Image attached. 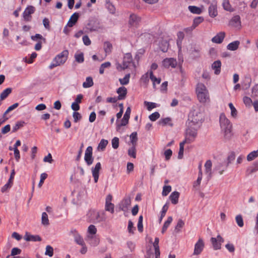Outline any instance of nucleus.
<instances>
[{"instance_id":"28","label":"nucleus","mask_w":258,"mask_h":258,"mask_svg":"<svg viewBox=\"0 0 258 258\" xmlns=\"http://www.w3.org/2000/svg\"><path fill=\"white\" fill-rule=\"evenodd\" d=\"M179 197V193L178 191H173L171 193L169 197L172 204L176 205L178 202V199Z\"/></svg>"},{"instance_id":"30","label":"nucleus","mask_w":258,"mask_h":258,"mask_svg":"<svg viewBox=\"0 0 258 258\" xmlns=\"http://www.w3.org/2000/svg\"><path fill=\"white\" fill-rule=\"evenodd\" d=\"M205 172L208 174L210 177L212 175V163L210 160H207L205 164Z\"/></svg>"},{"instance_id":"63","label":"nucleus","mask_w":258,"mask_h":258,"mask_svg":"<svg viewBox=\"0 0 258 258\" xmlns=\"http://www.w3.org/2000/svg\"><path fill=\"white\" fill-rule=\"evenodd\" d=\"M31 38L32 40L35 41H37L38 39L40 40H42L44 42L45 41V38H43V36L41 34H36L35 35L31 36Z\"/></svg>"},{"instance_id":"34","label":"nucleus","mask_w":258,"mask_h":258,"mask_svg":"<svg viewBox=\"0 0 258 258\" xmlns=\"http://www.w3.org/2000/svg\"><path fill=\"white\" fill-rule=\"evenodd\" d=\"M93 79L91 77H87L86 81L83 83V87L84 88H88L92 87L93 85Z\"/></svg>"},{"instance_id":"33","label":"nucleus","mask_w":258,"mask_h":258,"mask_svg":"<svg viewBox=\"0 0 258 258\" xmlns=\"http://www.w3.org/2000/svg\"><path fill=\"white\" fill-rule=\"evenodd\" d=\"M159 124L164 126L168 125L170 126H172L173 125V123H172L171 118L170 117L162 118L159 121Z\"/></svg>"},{"instance_id":"17","label":"nucleus","mask_w":258,"mask_h":258,"mask_svg":"<svg viewBox=\"0 0 258 258\" xmlns=\"http://www.w3.org/2000/svg\"><path fill=\"white\" fill-rule=\"evenodd\" d=\"M101 169V163L100 162H98L95 165V167H93L92 168V175L94 179V182L95 183L98 182L99 175V170Z\"/></svg>"},{"instance_id":"37","label":"nucleus","mask_w":258,"mask_h":258,"mask_svg":"<svg viewBox=\"0 0 258 258\" xmlns=\"http://www.w3.org/2000/svg\"><path fill=\"white\" fill-rule=\"evenodd\" d=\"M188 8L189 11L193 14H200L202 12V9L196 6H189Z\"/></svg>"},{"instance_id":"14","label":"nucleus","mask_w":258,"mask_h":258,"mask_svg":"<svg viewBox=\"0 0 258 258\" xmlns=\"http://www.w3.org/2000/svg\"><path fill=\"white\" fill-rule=\"evenodd\" d=\"M229 26L237 29L241 28V20L239 15L234 16L229 22Z\"/></svg>"},{"instance_id":"25","label":"nucleus","mask_w":258,"mask_h":258,"mask_svg":"<svg viewBox=\"0 0 258 258\" xmlns=\"http://www.w3.org/2000/svg\"><path fill=\"white\" fill-rule=\"evenodd\" d=\"M150 79L153 83V86L154 89H156V85L159 84L161 83V79L159 78H157L153 75V72L152 71H150Z\"/></svg>"},{"instance_id":"21","label":"nucleus","mask_w":258,"mask_h":258,"mask_svg":"<svg viewBox=\"0 0 258 258\" xmlns=\"http://www.w3.org/2000/svg\"><path fill=\"white\" fill-rule=\"evenodd\" d=\"M116 93L118 94L117 99L119 100H124L127 94V89L124 87H120L117 89Z\"/></svg>"},{"instance_id":"27","label":"nucleus","mask_w":258,"mask_h":258,"mask_svg":"<svg viewBox=\"0 0 258 258\" xmlns=\"http://www.w3.org/2000/svg\"><path fill=\"white\" fill-rule=\"evenodd\" d=\"M221 62L220 60L214 61L212 64V68L214 70L216 75H219L221 72Z\"/></svg>"},{"instance_id":"3","label":"nucleus","mask_w":258,"mask_h":258,"mask_svg":"<svg viewBox=\"0 0 258 258\" xmlns=\"http://www.w3.org/2000/svg\"><path fill=\"white\" fill-rule=\"evenodd\" d=\"M69 54L68 50H64L57 54L49 65V69L51 70L55 67L63 64L68 59Z\"/></svg>"},{"instance_id":"46","label":"nucleus","mask_w":258,"mask_h":258,"mask_svg":"<svg viewBox=\"0 0 258 258\" xmlns=\"http://www.w3.org/2000/svg\"><path fill=\"white\" fill-rule=\"evenodd\" d=\"M168 206L167 204H165L162 207L161 216L159 219V223H160L162 220L163 218L165 216L166 213L168 210Z\"/></svg>"},{"instance_id":"20","label":"nucleus","mask_w":258,"mask_h":258,"mask_svg":"<svg viewBox=\"0 0 258 258\" xmlns=\"http://www.w3.org/2000/svg\"><path fill=\"white\" fill-rule=\"evenodd\" d=\"M132 61L133 58L131 54L130 53L125 54L123 59L122 69H127Z\"/></svg>"},{"instance_id":"16","label":"nucleus","mask_w":258,"mask_h":258,"mask_svg":"<svg viewBox=\"0 0 258 258\" xmlns=\"http://www.w3.org/2000/svg\"><path fill=\"white\" fill-rule=\"evenodd\" d=\"M209 14L210 16L212 18H214L217 15L218 12L217 10V2L216 0H213L211 3L209 8Z\"/></svg>"},{"instance_id":"39","label":"nucleus","mask_w":258,"mask_h":258,"mask_svg":"<svg viewBox=\"0 0 258 258\" xmlns=\"http://www.w3.org/2000/svg\"><path fill=\"white\" fill-rule=\"evenodd\" d=\"M108 141L105 139H102L98 146V150L102 151H104L108 144Z\"/></svg>"},{"instance_id":"2","label":"nucleus","mask_w":258,"mask_h":258,"mask_svg":"<svg viewBox=\"0 0 258 258\" xmlns=\"http://www.w3.org/2000/svg\"><path fill=\"white\" fill-rule=\"evenodd\" d=\"M202 122V115L200 112H192L188 115L186 126L200 128Z\"/></svg>"},{"instance_id":"10","label":"nucleus","mask_w":258,"mask_h":258,"mask_svg":"<svg viewBox=\"0 0 258 258\" xmlns=\"http://www.w3.org/2000/svg\"><path fill=\"white\" fill-rule=\"evenodd\" d=\"M93 149L91 146L87 148L84 156V160L88 165H91L93 162V158L92 156Z\"/></svg>"},{"instance_id":"64","label":"nucleus","mask_w":258,"mask_h":258,"mask_svg":"<svg viewBox=\"0 0 258 258\" xmlns=\"http://www.w3.org/2000/svg\"><path fill=\"white\" fill-rule=\"evenodd\" d=\"M235 155L234 152H231L229 154L227 157V163L226 164H228V166L229 164H230L233 161L235 160Z\"/></svg>"},{"instance_id":"51","label":"nucleus","mask_w":258,"mask_h":258,"mask_svg":"<svg viewBox=\"0 0 258 258\" xmlns=\"http://www.w3.org/2000/svg\"><path fill=\"white\" fill-rule=\"evenodd\" d=\"M235 220L237 224L240 227H242L244 225L242 217L241 215H238L235 217Z\"/></svg>"},{"instance_id":"53","label":"nucleus","mask_w":258,"mask_h":258,"mask_svg":"<svg viewBox=\"0 0 258 258\" xmlns=\"http://www.w3.org/2000/svg\"><path fill=\"white\" fill-rule=\"evenodd\" d=\"M87 28L90 32H93V31H98L99 27L98 25H93L92 24V23L91 22H90V23H89L88 24Z\"/></svg>"},{"instance_id":"4","label":"nucleus","mask_w":258,"mask_h":258,"mask_svg":"<svg viewBox=\"0 0 258 258\" xmlns=\"http://www.w3.org/2000/svg\"><path fill=\"white\" fill-rule=\"evenodd\" d=\"M199 128L190 127L187 126L184 135V140L183 141L186 144H190L195 141L197 136Z\"/></svg>"},{"instance_id":"6","label":"nucleus","mask_w":258,"mask_h":258,"mask_svg":"<svg viewBox=\"0 0 258 258\" xmlns=\"http://www.w3.org/2000/svg\"><path fill=\"white\" fill-rule=\"evenodd\" d=\"M35 11V8L32 6H28L23 13L22 17L25 22H30L32 20L33 14Z\"/></svg>"},{"instance_id":"54","label":"nucleus","mask_w":258,"mask_h":258,"mask_svg":"<svg viewBox=\"0 0 258 258\" xmlns=\"http://www.w3.org/2000/svg\"><path fill=\"white\" fill-rule=\"evenodd\" d=\"M229 107L231 110V115L233 117H236L237 115V111L232 103H229Z\"/></svg>"},{"instance_id":"60","label":"nucleus","mask_w":258,"mask_h":258,"mask_svg":"<svg viewBox=\"0 0 258 258\" xmlns=\"http://www.w3.org/2000/svg\"><path fill=\"white\" fill-rule=\"evenodd\" d=\"M88 233L91 235H95L97 232V228L93 225H90L88 228Z\"/></svg>"},{"instance_id":"29","label":"nucleus","mask_w":258,"mask_h":258,"mask_svg":"<svg viewBox=\"0 0 258 258\" xmlns=\"http://www.w3.org/2000/svg\"><path fill=\"white\" fill-rule=\"evenodd\" d=\"M240 45V42L238 40L233 41L227 46V49L231 51H235L238 48Z\"/></svg>"},{"instance_id":"13","label":"nucleus","mask_w":258,"mask_h":258,"mask_svg":"<svg viewBox=\"0 0 258 258\" xmlns=\"http://www.w3.org/2000/svg\"><path fill=\"white\" fill-rule=\"evenodd\" d=\"M131 112V109L130 107H128L127 108V109L126 110V111L123 115V117L121 120L120 123L117 124V130H118L120 126L126 125L128 123V120H129L130 117Z\"/></svg>"},{"instance_id":"59","label":"nucleus","mask_w":258,"mask_h":258,"mask_svg":"<svg viewBox=\"0 0 258 258\" xmlns=\"http://www.w3.org/2000/svg\"><path fill=\"white\" fill-rule=\"evenodd\" d=\"M136 229L135 227H134L133 222L131 220H129L128 222L127 230L130 233L134 234V230Z\"/></svg>"},{"instance_id":"42","label":"nucleus","mask_w":258,"mask_h":258,"mask_svg":"<svg viewBox=\"0 0 258 258\" xmlns=\"http://www.w3.org/2000/svg\"><path fill=\"white\" fill-rule=\"evenodd\" d=\"M144 103L149 111L157 107V104L156 103L145 101Z\"/></svg>"},{"instance_id":"50","label":"nucleus","mask_w":258,"mask_h":258,"mask_svg":"<svg viewBox=\"0 0 258 258\" xmlns=\"http://www.w3.org/2000/svg\"><path fill=\"white\" fill-rule=\"evenodd\" d=\"M143 217L142 215H140L139 218L138 222V229L140 232H142L143 231Z\"/></svg>"},{"instance_id":"41","label":"nucleus","mask_w":258,"mask_h":258,"mask_svg":"<svg viewBox=\"0 0 258 258\" xmlns=\"http://www.w3.org/2000/svg\"><path fill=\"white\" fill-rule=\"evenodd\" d=\"M257 157H258V150L256 151H253L248 154L247 156V160L248 161H250L254 159Z\"/></svg>"},{"instance_id":"49","label":"nucleus","mask_w":258,"mask_h":258,"mask_svg":"<svg viewBox=\"0 0 258 258\" xmlns=\"http://www.w3.org/2000/svg\"><path fill=\"white\" fill-rule=\"evenodd\" d=\"M41 223L44 225H49L48 215L46 212H43L42 214Z\"/></svg>"},{"instance_id":"45","label":"nucleus","mask_w":258,"mask_h":258,"mask_svg":"<svg viewBox=\"0 0 258 258\" xmlns=\"http://www.w3.org/2000/svg\"><path fill=\"white\" fill-rule=\"evenodd\" d=\"M25 124V122L23 121H17L15 125L13 127L12 132L15 133L17 132L20 128L23 126Z\"/></svg>"},{"instance_id":"43","label":"nucleus","mask_w":258,"mask_h":258,"mask_svg":"<svg viewBox=\"0 0 258 258\" xmlns=\"http://www.w3.org/2000/svg\"><path fill=\"white\" fill-rule=\"evenodd\" d=\"M184 225V222L181 219L178 220L177 223L175 227V230L176 232H179Z\"/></svg>"},{"instance_id":"57","label":"nucleus","mask_w":258,"mask_h":258,"mask_svg":"<svg viewBox=\"0 0 258 258\" xmlns=\"http://www.w3.org/2000/svg\"><path fill=\"white\" fill-rule=\"evenodd\" d=\"M112 48V44L109 42H105L104 44V51L106 53H109L111 52Z\"/></svg>"},{"instance_id":"36","label":"nucleus","mask_w":258,"mask_h":258,"mask_svg":"<svg viewBox=\"0 0 258 258\" xmlns=\"http://www.w3.org/2000/svg\"><path fill=\"white\" fill-rule=\"evenodd\" d=\"M222 6L225 10L229 12L233 11V9L232 8L229 0H223Z\"/></svg>"},{"instance_id":"55","label":"nucleus","mask_w":258,"mask_h":258,"mask_svg":"<svg viewBox=\"0 0 258 258\" xmlns=\"http://www.w3.org/2000/svg\"><path fill=\"white\" fill-rule=\"evenodd\" d=\"M45 254L48 255L49 257H51L53 255V249L50 245H47L46 247V251Z\"/></svg>"},{"instance_id":"56","label":"nucleus","mask_w":258,"mask_h":258,"mask_svg":"<svg viewBox=\"0 0 258 258\" xmlns=\"http://www.w3.org/2000/svg\"><path fill=\"white\" fill-rule=\"evenodd\" d=\"M114 206L112 203H105V210L110 212L111 213H114Z\"/></svg>"},{"instance_id":"22","label":"nucleus","mask_w":258,"mask_h":258,"mask_svg":"<svg viewBox=\"0 0 258 258\" xmlns=\"http://www.w3.org/2000/svg\"><path fill=\"white\" fill-rule=\"evenodd\" d=\"M79 17V15L78 13H74L70 18L69 21L67 23V26L69 27H72L74 26L77 22Z\"/></svg>"},{"instance_id":"52","label":"nucleus","mask_w":258,"mask_h":258,"mask_svg":"<svg viewBox=\"0 0 258 258\" xmlns=\"http://www.w3.org/2000/svg\"><path fill=\"white\" fill-rule=\"evenodd\" d=\"M74 240L79 245H83L85 243L83 237L80 234L77 235L74 238Z\"/></svg>"},{"instance_id":"26","label":"nucleus","mask_w":258,"mask_h":258,"mask_svg":"<svg viewBox=\"0 0 258 258\" xmlns=\"http://www.w3.org/2000/svg\"><path fill=\"white\" fill-rule=\"evenodd\" d=\"M228 167V164L224 163H219L215 167V170L218 171L220 174H222Z\"/></svg>"},{"instance_id":"47","label":"nucleus","mask_w":258,"mask_h":258,"mask_svg":"<svg viewBox=\"0 0 258 258\" xmlns=\"http://www.w3.org/2000/svg\"><path fill=\"white\" fill-rule=\"evenodd\" d=\"M130 78V74H127L125 75L123 78L119 79V81L122 85H125L128 84Z\"/></svg>"},{"instance_id":"48","label":"nucleus","mask_w":258,"mask_h":258,"mask_svg":"<svg viewBox=\"0 0 258 258\" xmlns=\"http://www.w3.org/2000/svg\"><path fill=\"white\" fill-rule=\"evenodd\" d=\"M136 146H133L128 150V155L134 158H136Z\"/></svg>"},{"instance_id":"61","label":"nucleus","mask_w":258,"mask_h":258,"mask_svg":"<svg viewBox=\"0 0 258 258\" xmlns=\"http://www.w3.org/2000/svg\"><path fill=\"white\" fill-rule=\"evenodd\" d=\"M112 148L116 149L119 146V139L117 137H114L111 141Z\"/></svg>"},{"instance_id":"24","label":"nucleus","mask_w":258,"mask_h":258,"mask_svg":"<svg viewBox=\"0 0 258 258\" xmlns=\"http://www.w3.org/2000/svg\"><path fill=\"white\" fill-rule=\"evenodd\" d=\"M204 21V18L202 17H198L194 19L192 26L186 29V30H189L190 31L193 30L195 29L200 24Z\"/></svg>"},{"instance_id":"32","label":"nucleus","mask_w":258,"mask_h":258,"mask_svg":"<svg viewBox=\"0 0 258 258\" xmlns=\"http://www.w3.org/2000/svg\"><path fill=\"white\" fill-rule=\"evenodd\" d=\"M173 220L172 217L171 216H169L168 217L167 220L164 222V225L163 226L161 232L162 233H164L167 229L170 224L171 223Z\"/></svg>"},{"instance_id":"19","label":"nucleus","mask_w":258,"mask_h":258,"mask_svg":"<svg viewBox=\"0 0 258 258\" xmlns=\"http://www.w3.org/2000/svg\"><path fill=\"white\" fill-rule=\"evenodd\" d=\"M141 19L136 14H132L130 15L129 24L134 27H137L141 22Z\"/></svg>"},{"instance_id":"11","label":"nucleus","mask_w":258,"mask_h":258,"mask_svg":"<svg viewBox=\"0 0 258 258\" xmlns=\"http://www.w3.org/2000/svg\"><path fill=\"white\" fill-rule=\"evenodd\" d=\"M205 246V243L202 238H199L195 244L194 255H199L203 251Z\"/></svg>"},{"instance_id":"9","label":"nucleus","mask_w":258,"mask_h":258,"mask_svg":"<svg viewBox=\"0 0 258 258\" xmlns=\"http://www.w3.org/2000/svg\"><path fill=\"white\" fill-rule=\"evenodd\" d=\"M221 130L226 128L232 127V125L230 120L226 117L224 113H221L219 118Z\"/></svg>"},{"instance_id":"40","label":"nucleus","mask_w":258,"mask_h":258,"mask_svg":"<svg viewBox=\"0 0 258 258\" xmlns=\"http://www.w3.org/2000/svg\"><path fill=\"white\" fill-rule=\"evenodd\" d=\"M11 92H12L11 88H8L6 89L1 94L0 99L2 100H4L8 96V95L11 93Z\"/></svg>"},{"instance_id":"7","label":"nucleus","mask_w":258,"mask_h":258,"mask_svg":"<svg viewBox=\"0 0 258 258\" xmlns=\"http://www.w3.org/2000/svg\"><path fill=\"white\" fill-rule=\"evenodd\" d=\"M210 241L213 249L218 250L221 249V244L224 242V240L220 235H218L216 237H212Z\"/></svg>"},{"instance_id":"5","label":"nucleus","mask_w":258,"mask_h":258,"mask_svg":"<svg viewBox=\"0 0 258 258\" xmlns=\"http://www.w3.org/2000/svg\"><path fill=\"white\" fill-rule=\"evenodd\" d=\"M87 216L90 222L94 223L102 222L104 220L103 216L95 210H90L88 213Z\"/></svg>"},{"instance_id":"31","label":"nucleus","mask_w":258,"mask_h":258,"mask_svg":"<svg viewBox=\"0 0 258 258\" xmlns=\"http://www.w3.org/2000/svg\"><path fill=\"white\" fill-rule=\"evenodd\" d=\"M150 79V71L143 75L140 79L142 83L145 85H147L149 82Z\"/></svg>"},{"instance_id":"8","label":"nucleus","mask_w":258,"mask_h":258,"mask_svg":"<svg viewBox=\"0 0 258 258\" xmlns=\"http://www.w3.org/2000/svg\"><path fill=\"white\" fill-rule=\"evenodd\" d=\"M162 64L163 67L166 69L169 68H175L177 65V62L176 59L174 58H166L162 61Z\"/></svg>"},{"instance_id":"44","label":"nucleus","mask_w":258,"mask_h":258,"mask_svg":"<svg viewBox=\"0 0 258 258\" xmlns=\"http://www.w3.org/2000/svg\"><path fill=\"white\" fill-rule=\"evenodd\" d=\"M185 144H186L184 142L182 141L179 144V150L178 154V158L182 159L183 156V152H184V145Z\"/></svg>"},{"instance_id":"18","label":"nucleus","mask_w":258,"mask_h":258,"mask_svg":"<svg viewBox=\"0 0 258 258\" xmlns=\"http://www.w3.org/2000/svg\"><path fill=\"white\" fill-rule=\"evenodd\" d=\"M232 128V127H227L226 128L221 129V133L225 141H229L232 138L233 136Z\"/></svg>"},{"instance_id":"38","label":"nucleus","mask_w":258,"mask_h":258,"mask_svg":"<svg viewBox=\"0 0 258 258\" xmlns=\"http://www.w3.org/2000/svg\"><path fill=\"white\" fill-rule=\"evenodd\" d=\"M130 141L133 146H136L138 141V135L137 132L132 133L130 136Z\"/></svg>"},{"instance_id":"62","label":"nucleus","mask_w":258,"mask_h":258,"mask_svg":"<svg viewBox=\"0 0 258 258\" xmlns=\"http://www.w3.org/2000/svg\"><path fill=\"white\" fill-rule=\"evenodd\" d=\"M171 190V187L170 185L164 186L162 192L163 196H166Z\"/></svg>"},{"instance_id":"15","label":"nucleus","mask_w":258,"mask_h":258,"mask_svg":"<svg viewBox=\"0 0 258 258\" xmlns=\"http://www.w3.org/2000/svg\"><path fill=\"white\" fill-rule=\"evenodd\" d=\"M24 239L26 241H40L42 239L38 235H32L30 233L26 232L24 236Z\"/></svg>"},{"instance_id":"23","label":"nucleus","mask_w":258,"mask_h":258,"mask_svg":"<svg viewBox=\"0 0 258 258\" xmlns=\"http://www.w3.org/2000/svg\"><path fill=\"white\" fill-rule=\"evenodd\" d=\"M225 36V33L224 32H220L212 39V41L214 43L220 44L222 42Z\"/></svg>"},{"instance_id":"1","label":"nucleus","mask_w":258,"mask_h":258,"mask_svg":"<svg viewBox=\"0 0 258 258\" xmlns=\"http://www.w3.org/2000/svg\"><path fill=\"white\" fill-rule=\"evenodd\" d=\"M196 93L198 101L202 104H207L210 102L209 92L204 84L198 82L196 86Z\"/></svg>"},{"instance_id":"35","label":"nucleus","mask_w":258,"mask_h":258,"mask_svg":"<svg viewBox=\"0 0 258 258\" xmlns=\"http://www.w3.org/2000/svg\"><path fill=\"white\" fill-rule=\"evenodd\" d=\"M74 57L75 60L79 63H83L84 61V53L83 52L76 53Z\"/></svg>"},{"instance_id":"58","label":"nucleus","mask_w":258,"mask_h":258,"mask_svg":"<svg viewBox=\"0 0 258 258\" xmlns=\"http://www.w3.org/2000/svg\"><path fill=\"white\" fill-rule=\"evenodd\" d=\"M160 114L158 112H155L149 115V118L152 121H155L160 117Z\"/></svg>"},{"instance_id":"12","label":"nucleus","mask_w":258,"mask_h":258,"mask_svg":"<svg viewBox=\"0 0 258 258\" xmlns=\"http://www.w3.org/2000/svg\"><path fill=\"white\" fill-rule=\"evenodd\" d=\"M131 204V200L129 197H125L119 204V208L123 211H126Z\"/></svg>"}]
</instances>
